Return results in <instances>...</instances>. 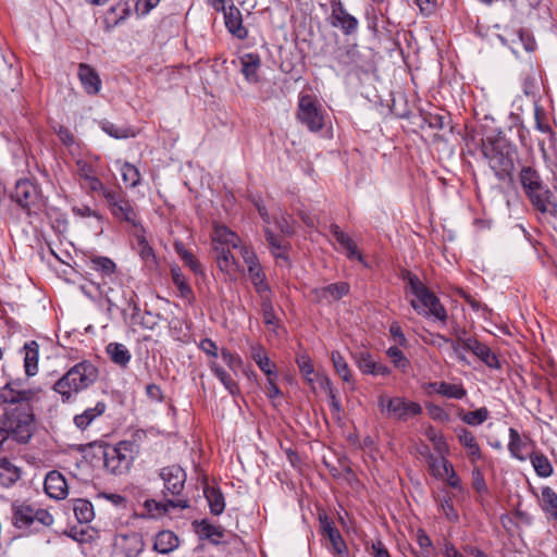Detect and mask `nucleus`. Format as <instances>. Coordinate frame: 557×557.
Returning <instances> with one entry per match:
<instances>
[{
  "mask_svg": "<svg viewBox=\"0 0 557 557\" xmlns=\"http://www.w3.org/2000/svg\"><path fill=\"white\" fill-rule=\"evenodd\" d=\"M251 358L257 363V366L260 368V370L267 375V376H273L274 375V363L270 360L268 357L265 349L262 346H252L251 347Z\"/></svg>",
  "mask_w": 557,
  "mask_h": 557,
  "instance_id": "obj_33",
  "label": "nucleus"
},
{
  "mask_svg": "<svg viewBox=\"0 0 557 557\" xmlns=\"http://www.w3.org/2000/svg\"><path fill=\"white\" fill-rule=\"evenodd\" d=\"M527 446L525 441L522 440L519 432L510 428L509 429V443H508V450L510 455L521 461L527 460V456L523 454V450Z\"/></svg>",
  "mask_w": 557,
  "mask_h": 557,
  "instance_id": "obj_34",
  "label": "nucleus"
},
{
  "mask_svg": "<svg viewBox=\"0 0 557 557\" xmlns=\"http://www.w3.org/2000/svg\"><path fill=\"white\" fill-rule=\"evenodd\" d=\"M472 486L480 494L487 493V485L482 471L479 468L472 470Z\"/></svg>",
  "mask_w": 557,
  "mask_h": 557,
  "instance_id": "obj_54",
  "label": "nucleus"
},
{
  "mask_svg": "<svg viewBox=\"0 0 557 557\" xmlns=\"http://www.w3.org/2000/svg\"><path fill=\"white\" fill-rule=\"evenodd\" d=\"M529 459L536 474L541 478H548L553 474V466L549 459L540 450H534L529 455Z\"/></svg>",
  "mask_w": 557,
  "mask_h": 557,
  "instance_id": "obj_32",
  "label": "nucleus"
},
{
  "mask_svg": "<svg viewBox=\"0 0 557 557\" xmlns=\"http://www.w3.org/2000/svg\"><path fill=\"white\" fill-rule=\"evenodd\" d=\"M76 168H77V174L78 176L84 181H88L89 178H91L92 176H95V171H94V168L88 164L86 161H83V160H78L76 162Z\"/></svg>",
  "mask_w": 557,
  "mask_h": 557,
  "instance_id": "obj_61",
  "label": "nucleus"
},
{
  "mask_svg": "<svg viewBox=\"0 0 557 557\" xmlns=\"http://www.w3.org/2000/svg\"><path fill=\"white\" fill-rule=\"evenodd\" d=\"M203 493L208 500L211 513L215 516L221 515L224 511L225 503L220 490L206 486Z\"/></svg>",
  "mask_w": 557,
  "mask_h": 557,
  "instance_id": "obj_35",
  "label": "nucleus"
},
{
  "mask_svg": "<svg viewBox=\"0 0 557 557\" xmlns=\"http://www.w3.org/2000/svg\"><path fill=\"white\" fill-rule=\"evenodd\" d=\"M377 407L386 419L399 422H407L409 419L422 413V406L419 403L400 396L389 397L387 395H380Z\"/></svg>",
  "mask_w": 557,
  "mask_h": 557,
  "instance_id": "obj_7",
  "label": "nucleus"
},
{
  "mask_svg": "<svg viewBox=\"0 0 557 557\" xmlns=\"http://www.w3.org/2000/svg\"><path fill=\"white\" fill-rule=\"evenodd\" d=\"M463 349L471 351L487 367L494 369L500 368V363L497 356L491 350L488 346L479 342L476 338L469 337L468 341L463 343Z\"/></svg>",
  "mask_w": 557,
  "mask_h": 557,
  "instance_id": "obj_15",
  "label": "nucleus"
},
{
  "mask_svg": "<svg viewBox=\"0 0 557 557\" xmlns=\"http://www.w3.org/2000/svg\"><path fill=\"white\" fill-rule=\"evenodd\" d=\"M35 508L24 503L12 505V523L17 529H27L35 523Z\"/></svg>",
  "mask_w": 557,
  "mask_h": 557,
  "instance_id": "obj_20",
  "label": "nucleus"
},
{
  "mask_svg": "<svg viewBox=\"0 0 557 557\" xmlns=\"http://www.w3.org/2000/svg\"><path fill=\"white\" fill-rule=\"evenodd\" d=\"M160 476L164 485L162 491L164 497L171 495L177 498H184L183 491L187 475L182 467L178 465L164 467L161 469Z\"/></svg>",
  "mask_w": 557,
  "mask_h": 557,
  "instance_id": "obj_11",
  "label": "nucleus"
},
{
  "mask_svg": "<svg viewBox=\"0 0 557 557\" xmlns=\"http://www.w3.org/2000/svg\"><path fill=\"white\" fill-rule=\"evenodd\" d=\"M161 0H138L136 2V12L146 15L154 9Z\"/></svg>",
  "mask_w": 557,
  "mask_h": 557,
  "instance_id": "obj_63",
  "label": "nucleus"
},
{
  "mask_svg": "<svg viewBox=\"0 0 557 557\" xmlns=\"http://www.w3.org/2000/svg\"><path fill=\"white\" fill-rule=\"evenodd\" d=\"M99 377L98 368L89 360L71 367L52 386L63 403L72 401L77 394L89 388Z\"/></svg>",
  "mask_w": 557,
  "mask_h": 557,
  "instance_id": "obj_3",
  "label": "nucleus"
},
{
  "mask_svg": "<svg viewBox=\"0 0 557 557\" xmlns=\"http://www.w3.org/2000/svg\"><path fill=\"white\" fill-rule=\"evenodd\" d=\"M45 491L54 499H64L67 496L65 478L59 471H50L45 479Z\"/></svg>",
  "mask_w": 557,
  "mask_h": 557,
  "instance_id": "obj_17",
  "label": "nucleus"
},
{
  "mask_svg": "<svg viewBox=\"0 0 557 557\" xmlns=\"http://www.w3.org/2000/svg\"><path fill=\"white\" fill-rule=\"evenodd\" d=\"M89 264L90 269L98 272L102 278H113V275L116 272V264L115 262L108 258L102 256H94L89 258Z\"/></svg>",
  "mask_w": 557,
  "mask_h": 557,
  "instance_id": "obj_28",
  "label": "nucleus"
},
{
  "mask_svg": "<svg viewBox=\"0 0 557 557\" xmlns=\"http://www.w3.org/2000/svg\"><path fill=\"white\" fill-rule=\"evenodd\" d=\"M296 117L311 133L320 132L325 125L324 110L313 95L299 96Z\"/></svg>",
  "mask_w": 557,
  "mask_h": 557,
  "instance_id": "obj_8",
  "label": "nucleus"
},
{
  "mask_svg": "<svg viewBox=\"0 0 557 557\" xmlns=\"http://www.w3.org/2000/svg\"><path fill=\"white\" fill-rule=\"evenodd\" d=\"M210 369L232 395L239 393L237 383L215 361L210 362Z\"/></svg>",
  "mask_w": 557,
  "mask_h": 557,
  "instance_id": "obj_39",
  "label": "nucleus"
},
{
  "mask_svg": "<svg viewBox=\"0 0 557 557\" xmlns=\"http://www.w3.org/2000/svg\"><path fill=\"white\" fill-rule=\"evenodd\" d=\"M358 58L359 52L356 46L346 49H339L336 55L337 62L348 69H352L358 64Z\"/></svg>",
  "mask_w": 557,
  "mask_h": 557,
  "instance_id": "obj_41",
  "label": "nucleus"
},
{
  "mask_svg": "<svg viewBox=\"0 0 557 557\" xmlns=\"http://www.w3.org/2000/svg\"><path fill=\"white\" fill-rule=\"evenodd\" d=\"M198 532L214 544H219L224 536V530L220 525L211 524L207 520L200 522Z\"/></svg>",
  "mask_w": 557,
  "mask_h": 557,
  "instance_id": "obj_40",
  "label": "nucleus"
},
{
  "mask_svg": "<svg viewBox=\"0 0 557 557\" xmlns=\"http://www.w3.org/2000/svg\"><path fill=\"white\" fill-rule=\"evenodd\" d=\"M102 131L107 133L109 136L116 139H124L134 136L133 132L129 128L120 127L110 122L102 123Z\"/></svg>",
  "mask_w": 557,
  "mask_h": 557,
  "instance_id": "obj_49",
  "label": "nucleus"
},
{
  "mask_svg": "<svg viewBox=\"0 0 557 557\" xmlns=\"http://www.w3.org/2000/svg\"><path fill=\"white\" fill-rule=\"evenodd\" d=\"M331 359L336 373L342 377V380L347 383L351 382L349 367L339 351H332Z\"/></svg>",
  "mask_w": 557,
  "mask_h": 557,
  "instance_id": "obj_43",
  "label": "nucleus"
},
{
  "mask_svg": "<svg viewBox=\"0 0 557 557\" xmlns=\"http://www.w3.org/2000/svg\"><path fill=\"white\" fill-rule=\"evenodd\" d=\"M84 186L87 188L88 193L102 195L104 199L107 193L114 190V188H107L96 175L84 182Z\"/></svg>",
  "mask_w": 557,
  "mask_h": 557,
  "instance_id": "obj_51",
  "label": "nucleus"
},
{
  "mask_svg": "<svg viewBox=\"0 0 557 557\" xmlns=\"http://www.w3.org/2000/svg\"><path fill=\"white\" fill-rule=\"evenodd\" d=\"M188 498H168L164 500L146 499L144 507L148 515L152 518H157L163 515H169L176 509L184 510L189 508Z\"/></svg>",
  "mask_w": 557,
  "mask_h": 557,
  "instance_id": "obj_13",
  "label": "nucleus"
},
{
  "mask_svg": "<svg viewBox=\"0 0 557 557\" xmlns=\"http://www.w3.org/2000/svg\"><path fill=\"white\" fill-rule=\"evenodd\" d=\"M106 201L110 208L111 214L115 219L136 225L137 214L131 201L125 198L120 187L114 188L112 193H107Z\"/></svg>",
  "mask_w": 557,
  "mask_h": 557,
  "instance_id": "obj_9",
  "label": "nucleus"
},
{
  "mask_svg": "<svg viewBox=\"0 0 557 557\" xmlns=\"http://www.w3.org/2000/svg\"><path fill=\"white\" fill-rule=\"evenodd\" d=\"M265 239L269 244L272 255L275 258L287 259L286 250L288 248V243L281 239L277 235H275L270 228L264 230Z\"/></svg>",
  "mask_w": 557,
  "mask_h": 557,
  "instance_id": "obj_36",
  "label": "nucleus"
},
{
  "mask_svg": "<svg viewBox=\"0 0 557 557\" xmlns=\"http://www.w3.org/2000/svg\"><path fill=\"white\" fill-rule=\"evenodd\" d=\"M331 24L338 27L345 35L354 34L358 28V20L350 15L341 0H331Z\"/></svg>",
  "mask_w": 557,
  "mask_h": 557,
  "instance_id": "obj_14",
  "label": "nucleus"
},
{
  "mask_svg": "<svg viewBox=\"0 0 557 557\" xmlns=\"http://www.w3.org/2000/svg\"><path fill=\"white\" fill-rule=\"evenodd\" d=\"M172 281L180 290L183 297H189L193 295L191 287L187 284L185 276L178 268L171 269Z\"/></svg>",
  "mask_w": 557,
  "mask_h": 557,
  "instance_id": "obj_46",
  "label": "nucleus"
},
{
  "mask_svg": "<svg viewBox=\"0 0 557 557\" xmlns=\"http://www.w3.org/2000/svg\"><path fill=\"white\" fill-rule=\"evenodd\" d=\"M330 231L332 235L335 237L336 242L345 248L346 246H349L352 239L344 233L337 224H331Z\"/></svg>",
  "mask_w": 557,
  "mask_h": 557,
  "instance_id": "obj_57",
  "label": "nucleus"
},
{
  "mask_svg": "<svg viewBox=\"0 0 557 557\" xmlns=\"http://www.w3.org/2000/svg\"><path fill=\"white\" fill-rule=\"evenodd\" d=\"M357 364L360 371L364 374H372L374 370V366L376 361L372 358V356L368 351H361L358 354Z\"/></svg>",
  "mask_w": 557,
  "mask_h": 557,
  "instance_id": "obj_50",
  "label": "nucleus"
},
{
  "mask_svg": "<svg viewBox=\"0 0 557 557\" xmlns=\"http://www.w3.org/2000/svg\"><path fill=\"white\" fill-rule=\"evenodd\" d=\"M238 248H239L242 258H243L244 262L247 264L248 269H249V267H256V265L260 264L259 259H258L255 250L251 247L246 246V245H240Z\"/></svg>",
  "mask_w": 557,
  "mask_h": 557,
  "instance_id": "obj_53",
  "label": "nucleus"
},
{
  "mask_svg": "<svg viewBox=\"0 0 557 557\" xmlns=\"http://www.w3.org/2000/svg\"><path fill=\"white\" fill-rule=\"evenodd\" d=\"M386 355L396 368L403 371L408 368L409 360L397 346L389 347L386 351Z\"/></svg>",
  "mask_w": 557,
  "mask_h": 557,
  "instance_id": "obj_48",
  "label": "nucleus"
},
{
  "mask_svg": "<svg viewBox=\"0 0 557 557\" xmlns=\"http://www.w3.org/2000/svg\"><path fill=\"white\" fill-rule=\"evenodd\" d=\"M38 394V389L22 388L20 382H9L0 389V403L16 405L7 412V428L9 434L22 444L27 443L34 432V413L32 400Z\"/></svg>",
  "mask_w": 557,
  "mask_h": 557,
  "instance_id": "obj_1",
  "label": "nucleus"
},
{
  "mask_svg": "<svg viewBox=\"0 0 557 557\" xmlns=\"http://www.w3.org/2000/svg\"><path fill=\"white\" fill-rule=\"evenodd\" d=\"M11 198L29 214L32 209L39 203L40 194L36 184L24 178L16 182Z\"/></svg>",
  "mask_w": 557,
  "mask_h": 557,
  "instance_id": "obj_12",
  "label": "nucleus"
},
{
  "mask_svg": "<svg viewBox=\"0 0 557 557\" xmlns=\"http://www.w3.org/2000/svg\"><path fill=\"white\" fill-rule=\"evenodd\" d=\"M261 310L264 324L268 326H274L276 324L277 319L273 310L271 298H265L264 300H262Z\"/></svg>",
  "mask_w": 557,
  "mask_h": 557,
  "instance_id": "obj_52",
  "label": "nucleus"
},
{
  "mask_svg": "<svg viewBox=\"0 0 557 557\" xmlns=\"http://www.w3.org/2000/svg\"><path fill=\"white\" fill-rule=\"evenodd\" d=\"M389 334L399 346H404V347L407 346V344H408L407 338H406L405 334L403 333V330L398 322H393L389 325Z\"/></svg>",
  "mask_w": 557,
  "mask_h": 557,
  "instance_id": "obj_60",
  "label": "nucleus"
},
{
  "mask_svg": "<svg viewBox=\"0 0 557 557\" xmlns=\"http://www.w3.org/2000/svg\"><path fill=\"white\" fill-rule=\"evenodd\" d=\"M403 278L414 298L410 300L412 309L424 318H433L445 324L447 322V310L440 298L413 273L405 271Z\"/></svg>",
  "mask_w": 557,
  "mask_h": 557,
  "instance_id": "obj_2",
  "label": "nucleus"
},
{
  "mask_svg": "<svg viewBox=\"0 0 557 557\" xmlns=\"http://www.w3.org/2000/svg\"><path fill=\"white\" fill-rule=\"evenodd\" d=\"M175 247L181 259L195 274H203L201 264L190 251L186 250L182 245H176Z\"/></svg>",
  "mask_w": 557,
  "mask_h": 557,
  "instance_id": "obj_45",
  "label": "nucleus"
},
{
  "mask_svg": "<svg viewBox=\"0 0 557 557\" xmlns=\"http://www.w3.org/2000/svg\"><path fill=\"white\" fill-rule=\"evenodd\" d=\"M35 522L40 523L44 528L53 524V516L46 509H35L34 512Z\"/></svg>",
  "mask_w": 557,
  "mask_h": 557,
  "instance_id": "obj_59",
  "label": "nucleus"
},
{
  "mask_svg": "<svg viewBox=\"0 0 557 557\" xmlns=\"http://www.w3.org/2000/svg\"><path fill=\"white\" fill-rule=\"evenodd\" d=\"M24 350V368L27 376H33L38 371L39 346L35 341L26 343Z\"/></svg>",
  "mask_w": 557,
  "mask_h": 557,
  "instance_id": "obj_25",
  "label": "nucleus"
},
{
  "mask_svg": "<svg viewBox=\"0 0 557 557\" xmlns=\"http://www.w3.org/2000/svg\"><path fill=\"white\" fill-rule=\"evenodd\" d=\"M180 545L178 536L170 530L160 531L153 543V548L161 554H169L176 549Z\"/></svg>",
  "mask_w": 557,
  "mask_h": 557,
  "instance_id": "obj_23",
  "label": "nucleus"
},
{
  "mask_svg": "<svg viewBox=\"0 0 557 557\" xmlns=\"http://www.w3.org/2000/svg\"><path fill=\"white\" fill-rule=\"evenodd\" d=\"M539 504L546 515L557 520V493L552 487L543 486L541 488Z\"/></svg>",
  "mask_w": 557,
  "mask_h": 557,
  "instance_id": "obj_27",
  "label": "nucleus"
},
{
  "mask_svg": "<svg viewBox=\"0 0 557 557\" xmlns=\"http://www.w3.org/2000/svg\"><path fill=\"white\" fill-rule=\"evenodd\" d=\"M213 250L216 255L218 267L222 272L234 275L239 271V264L231 252L230 247H220L218 245Z\"/></svg>",
  "mask_w": 557,
  "mask_h": 557,
  "instance_id": "obj_21",
  "label": "nucleus"
},
{
  "mask_svg": "<svg viewBox=\"0 0 557 557\" xmlns=\"http://www.w3.org/2000/svg\"><path fill=\"white\" fill-rule=\"evenodd\" d=\"M106 409V404L99 401L95 407L87 408L83 413L76 414L74 417V423L78 429L85 430L97 417L103 414Z\"/></svg>",
  "mask_w": 557,
  "mask_h": 557,
  "instance_id": "obj_31",
  "label": "nucleus"
},
{
  "mask_svg": "<svg viewBox=\"0 0 557 557\" xmlns=\"http://www.w3.org/2000/svg\"><path fill=\"white\" fill-rule=\"evenodd\" d=\"M200 349L208 356L210 357H213V358H216L218 357V346L216 344L210 339V338H205L200 342V345H199Z\"/></svg>",
  "mask_w": 557,
  "mask_h": 557,
  "instance_id": "obj_64",
  "label": "nucleus"
},
{
  "mask_svg": "<svg viewBox=\"0 0 557 557\" xmlns=\"http://www.w3.org/2000/svg\"><path fill=\"white\" fill-rule=\"evenodd\" d=\"M221 357L223 361L227 364V367L234 372L242 366L240 357L225 348L221 350Z\"/></svg>",
  "mask_w": 557,
  "mask_h": 557,
  "instance_id": "obj_56",
  "label": "nucleus"
},
{
  "mask_svg": "<svg viewBox=\"0 0 557 557\" xmlns=\"http://www.w3.org/2000/svg\"><path fill=\"white\" fill-rule=\"evenodd\" d=\"M73 510L77 521L81 523L90 522L95 515L91 503L86 499L75 500Z\"/></svg>",
  "mask_w": 557,
  "mask_h": 557,
  "instance_id": "obj_38",
  "label": "nucleus"
},
{
  "mask_svg": "<svg viewBox=\"0 0 557 557\" xmlns=\"http://www.w3.org/2000/svg\"><path fill=\"white\" fill-rule=\"evenodd\" d=\"M481 151L499 180L511 177L515 169V146L503 135L482 139Z\"/></svg>",
  "mask_w": 557,
  "mask_h": 557,
  "instance_id": "obj_4",
  "label": "nucleus"
},
{
  "mask_svg": "<svg viewBox=\"0 0 557 557\" xmlns=\"http://www.w3.org/2000/svg\"><path fill=\"white\" fill-rule=\"evenodd\" d=\"M297 366L301 372V374L305 376L306 381L312 385L314 382V368L312 364L311 359L307 355L299 356L297 358Z\"/></svg>",
  "mask_w": 557,
  "mask_h": 557,
  "instance_id": "obj_47",
  "label": "nucleus"
},
{
  "mask_svg": "<svg viewBox=\"0 0 557 557\" xmlns=\"http://www.w3.org/2000/svg\"><path fill=\"white\" fill-rule=\"evenodd\" d=\"M213 249L219 245L220 247L238 248L240 246V238L226 226H215L212 235Z\"/></svg>",
  "mask_w": 557,
  "mask_h": 557,
  "instance_id": "obj_22",
  "label": "nucleus"
},
{
  "mask_svg": "<svg viewBox=\"0 0 557 557\" xmlns=\"http://www.w3.org/2000/svg\"><path fill=\"white\" fill-rule=\"evenodd\" d=\"M534 117H535V126L536 128L545 134H552V128L549 124L546 121L545 112L542 108L536 107L534 111Z\"/></svg>",
  "mask_w": 557,
  "mask_h": 557,
  "instance_id": "obj_55",
  "label": "nucleus"
},
{
  "mask_svg": "<svg viewBox=\"0 0 557 557\" xmlns=\"http://www.w3.org/2000/svg\"><path fill=\"white\" fill-rule=\"evenodd\" d=\"M92 456L103 461V467L112 474L127 472L138 453L133 441H121L116 445L92 443L89 445Z\"/></svg>",
  "mask_w": 557,
  "mask_h": 557,
  "instance_id": "obj_5",
  "label": "nucleus"
},
{
  "mask_svg": "<svg viewBox=\"0 0 557 557\" xmlns=\"http://www.w3.org/2000/svg\"><path fill=\"white\" fill-rule=\"evenodd\" d=\"M417 542L422 549V556L429 557V550L432 547V541L425 531L419 529L417 532Z\"/></svg>",
  "mask_w": 557,
  "mask_h": 557,
  "instance_id": "obj_58",
  "label": "nucleus"
},
{
  "mask_svg": "<svg viewBox=\"0 0 557 557\" xmlns=\"http://www.w3.org/2000/svg\"><path fill=\"white\" fill-rule=\"evenodd\" d=\"M429 387L436 394L451 399H462L467 395V391L461 384L432 382L429 384Z\"/></svg>",
  "mask_w": 557,
  "mask_h": 557,
  "instance_id": "obj_24",
  "label": "nucleus"
},
{
  "mask_svg": "<svg viewBox=\"0 0 557 557\" xmlns=\"http://www.w3.org/2000/svg\"><path fill=\"white\" fill-rule=\"evenodd\" d=\"M78 78L88 95H97L101 88V79L90 65L81 63L78 65Z\"/></svg>",
  "mask_w": 557,
  "mask_h": 557,
  "instance_id": "obj_18",
  "label": "nucleus"
},
{
  "mask_svg": "<svg viewBox=\"0 0 557 557\" xmlns=\"http://www.w3.org/2000/svg\"><path fill=\"white\" fill-rule=\"evenodd\" d=\"M428 463L433 475L440 479H444L448 475L453 467V465L444 457L430 456Z\"/></svg>",
  "mask_w": 557,
  "mask_h": 557,
  "instance_id": "obj_37",
  "label": "nucleus"
},
{
  "mask_svg": "<svg viewBox=\"0 0 557 557\" xmlns=\"http://www.w3.org/2000/svg\"><path fill=\"white\" fill-rule=\"evenodd\" d=\"M460 444L468 450V455L472 462L482 458L481 448L473 433L467 429H461L458 433Z\"/></svg>",
  "mask_w": 557,
  "mask_h": 557,
  "instance_id": "obj_29",
  "label": "nucleus"
},
{
  "mask_svg": "<svg viewBox=\"0 0 557 557\" xmlns=\"http://www.w3.org/2000/svg\"><path fill=\"white\" fill-rule=\"evenodd\" d=\"M521 186L532 206L542 213L557 214V202L553 193L544 185L540 174L531 166H523L519 174Z\"/></svg>",
  "mask_w": 557,
  "mask_h": 557,
  "instance_id": "obj_6",
  "label": "nucleus"
},
{
  "mask_svg": "<svg viewBox=\"0 0 557 557\" xmlns=\"http://www.w3.org/2000/svg\"><path fill=\"white\" fill-rule=\"evenodd\" d=\"M349 285L344 282L333 283L327 286L314 288L312 290L313 297L317 301H335L339 300L343 296L348 294Z\"/></svg>",
  "mask_w": 557,
  "mask_h": 557,
  "instance_id": "obj_19",
  "label": "nucleus"
},
{
  "mask_svg": "<svg viewBox=\"0 0 557 557\" xmlns=\"http://www.w3.org/2000/svg\"><path fill=\"white\" fill-rule=\"evenodd\" d=\"M120 171H121L122 180L126 186L133 188V187H136L140 183V173H139V170L135 165H133L128 162H125L121 166Z\"/></svg>",
  "mask_w": 557,
  "mask_h": 557,
  "instance_id": "obj_42",
  "label": "nucleus"
},
{
  "mask_svg": "<svg viewBox=\"0 0 557 557\" xmlns=\"http://www.w3.org/2000/svg\"><path fill=\"white\" fill-rule=\"evenodd\" d=\"M242 73L250 83L259 79L258 70L261 65L260 57L256 53H247L240 58Z\"/></svg>",
  "mask_w": 557,
  "mask_h": 557,
  "instance_id": "obj_26",
  "label": "nucleus"
},
{
  "mask_svg": "<svg viewBox=\"0 0 557 557\" xmlns=\"http://www.w3.org/2000/svg\"><path fill=\"white\" fill-rule=\"evenodd\" d=\"M441 508H442L443 513L449 521L458 520V513H457L456 509L454 508V504H453L451 499L445 498L444 500H442Z\"/></svg>",
  "mask_w": 557,
  "mask_h": 557,
  "instance_id": "obj_62",
  "label": "nucleus"
},
{
  "mask_svg": "<svg viewBox=\"0 0 557 557\" xmlns=\"http://www.w3.org/2000/svg\"><path fill=\"white\" fill-rule=\"evenodd\" d=\"M144 547L143 536L137 532L116 534L112 544V557H138Z\"/></svg>",
  "mask_w": 557,
  "mask_h": 557,
  "instance_id": "obj_10",
  "label": "nucleus"
},
{
  "mask_svg": "<svg viewBox=\"0 0 557 557\" xmlns=\"http://www.w3.org/2000/svg\"><path fill=\"white\" fill-rule=\"evenodd\" d=\"M490 411L482 407L473 411H468L461 416V420L469 425H480L488 419Z\"/></svg>",
  "mask_w": 557,
  "mask_h": 557,
  "instance_id": "obj_44",
  "label": "nucleus"
},
{
  "mask_svg": "<svg viewBox=\"0 0 557 557\" xmlns=\"http://www.w3.org/2000/svg\"><path fill=\"white\" fill-rule=\"evenodd\" d=\"M106 351L111 361L122 368H126L131 361L132 355L125 345L120 343H110Z\"/></svg>",
  "mask_w": 557,
  "mask_h": 557,
  "instance_id": "obj_30",
  "label": "nucleus"
},
{
  "mask_svg": "<svg viewBox=\"0 0 557 557\" xmlns=\"http://www.w3.org/2000/svg\"><path fill=\"white\" fill-rule=\"evenodd\" d=\"M224 21L227 30L238 39H245L248 30L243 26V16L240 10L234 4L223 10Z\"/></svg>",
  "mask_w": 557,
  "mask_h": 557,
  "instance_id": "obj_16",
  "label": "nucleus"
}]
</instances>
